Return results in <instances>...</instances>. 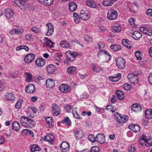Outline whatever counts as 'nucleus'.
<instances>
[{"label":"nucleus","mask_w":152,"mask_h":152,"mask_svg":"<svg viewBox=\"0 0 152 152\" xmlns=\"http://www.w3.org/2000/svg\"><path fill=\"white\" fill-rule=\"evenodd\" d=\"M44 139L45 141L48 142L51 144H53L54 140V137L51 134H48L45 137Z\"/></svg>","instance_id":"21"},{"label":"nucleus","mask_w":152,"mask_h":152,"mask_svg":"<svg viewBox=\"0 0 152 152\" xmlns=\"http://www.w3.org/2000/svg\"><path fill=\"white\" fill-rule=\"evenodd\" d=\"M145 116L147 119H151L152 118V110L150 109H147L145 113Z\"/></svg>","instance_id":"31"},{"label":"nucleus","mask_w":152,"mask_h":152,"mask_svg":"<svg viewBox=\"0 0 152 152\" xmlns=\"http://www.w3.org/2000/svg\"><path fill=\"white\" fill-rule=\"evenodd\" d=\"M59 89L63 93H66L71 91V88L70 86L65 84H63L60 85Z\"/></svg>","instance_id":"6"},{"label":"nucleus","mask_w":152,"mask_h":152,"mask_svg":"<svg viewBox=\"0 0 152 152\" xmlns=\"http://www.w3.org/2000/svg\"><path fill=\"white\" fill-rule=\"evenodd\" d=\"M110 53L106 50H101L97 54V56L98 57L101 55H106L109 54Z\"/></svg>","instance_id":"43"},{"label":"nucleus","mask_w":152,"mask_h":152,"mask_svg":"<svg viewBox=\"0 0 152 152\" xmlns=\"http://www.w3.org/2000/svg\"><path fill=\"white\" fill-rule=\"evenodd\" d=\"M24 119V120H26V121L27 122L28 126L32 128L35 126L36 124L35 122L32 119L23 116L21 117V119Z\"/></svg>","instance_id":"8"},{"label":"nucleus","mask_w":152,"mask_h":152,"mask_svg":"<svg viewBox=\"0 0 152 152\" xmlns=\"http://www.w3.org/2000/svg\"><path fill=\"white\" fill-rule=\"evenodd\" d=\"M41 4L46 6L51 5L53 3V0H38Z\"/></svg>","instance_id":"28"},{"label":"nucleus","mask_w":152,"mask_h":152,"mask_svg":"<svg viewBox=\"0 0 152 152\" xmlns=\"http://www.w3.org/2000/svg\"><path fill=\"white\" fill-rule=\"evenodd\" d=\"M99 149L98 146H94L91 148V152H99Z\"/></svg>","instance_id":"53"},{"label":"nucleus","mask_w":152,"mask_h":152,"mask_svg":"<svg viewBox=\"0 0 152 152\" xmlns=\"http://www.w3.org/2000/svg\"><path fill=\"white\" fill-rule=\"evenodd\" d=\"M26 120H24V119H21V117L20 118V122L21 124L24 126H28L27 122H25Z\"/></svg>","instance_id":"59"},{"label":"nucleus","mask_w":152,"mask_h":152,"mask_svg":"<svg viewBox=\"0 0 152 152\" xmlns=\"http://www.w3.org/2000/svg\"><path fill=\"white\" fill-rule=\"evenodd\" d=\"M68 4L69 9L70 11L74 12L77 9V5L74 2H70Z\"/></svg>","instance_id":"26"},{"label":"nucleus","mask_w":152,"mask_h":152,"mask_svg":"<svg viewBox=\"0 0 152 152\" xmlns=\"http://www.w3.org/2000/svg\"><path fill=\"white\" fill-rule=\"evenodd\" d=\"M72 114L75 118L77 119H80V116L79 115L78 113L76 111L75 109H73L72 111Z\"/></svg>","instance_id":"50"},{"label":"nucleus","mask_w":152,"mask_h":152,"mask_svg":"<svg viewBox=\"0 0 152 152\" xmlns=\"http://www.w3.org/2000/svg\"><path fill=\"white\" fill-rule=\"evenodd\" d=\"M24 30L22 28H14L10 31V34L11 35L14 34L21 35L23 33Z\"/></svg>","instance_id":"14"},{"label":"nucleus","mask_w":152,"mask_h":152,"mask_svg":"<svg viewBox=\"0 0 152 152\" xmlns=\"http://www.w3.org/2000/svg\"><path fill=\"white\" fill-rule=\"evenodd\" d=\"M74 135L77 140H79L83 136V132L80 129H77L74 131Z\"/></svg>","instance_id":"10"},{"label":"nucleus","mask_w":152,"mask_h":152,"mask_svg":"<svg viewBox=\"0 0 152 152\" xmlns=\"http://www.w3.org/2000/svg\"><path fill=\"white\" fill-rule=\"evenodd\" d=\"M123 88L125 90L127 91L130 89L131 86L129 85L127 83H125L123 85Z\"/></svg>","instance_id":"58"},{"label":"nucleus","mask_w":152,"mask_h":152,"mask_svg":"<svg viewBox=\"0 0 152 152\" xmlns=\"http://www.w3.org/2000/svg\"><path fill=\"white\" fill-rule=\"evenodd\" d=\"M63 56L62 54L61 53H56L54 56V57L55 59L58 61H61V57Z\"/></svg>","instance_id":"45"},{"label":"nucleus","mask_w":152,"mask_h":152,"mask_svg":"<svg viewBox=\"0 0 152 152\" xmlns=\"http://www.w3.org/2000/svg\"><path fill=\"white\" fill-rule=\"evenodd\" d=\"M46 26L48 27V31L46 35L48 36L52 35L54 32V27L53 25L50 23L46 24Z\"/></svg>","instance_id":"11"},{"label":"nucleus","mask_w":152,"mask_h":152,"mask_svg":"<svg viewBox=\"0 0 152 152\" xmlns=\"http://www.w3.org/2000/svg\"><path fill=\"white\" fill-rule=\"evenodd\" d=\"M12 129L15 131H17L20 129V124L17 122L15 121L12 124Z\"/></svg>","instance_id":"32"},{"label":"nucleus","mask_w":152,"mask_h":152,"mask_svg":"<svg viewBox=\"0 0 152 152\" xmlns=\"http://www.w3.org/2000/svg\"><path fill=\"white\" fill-rule=\"evenodd\" d=\"M5 15L7 18L10 19L14 15V12L11 9H7L5 10Z\"/></svg>","instance_id":"18"},{"label":"nucleus","mask_w":152,"mask_h":152,"mask_svg":"<svg viewBox=\"0 0 152 152\" xmlns=\"http://www.w3.org/2000/svg\"><path fill=\"white\" fill-rule=\"evenodd\" d=\"M35 57V55L34 54H29L26 56L24 60L27 63H30L34 60Z\"/></svg>","instance_id":"15"},{"label":"nucleus","mask_w":152,"mask_h":152,"mask_svg":"<svg viewBox=\"0 0 152 152\" xmlns=\"http://www.w3.org/2000/svg\"><path fill=\"white\" fill-rule=\"evenodd\" d=\"M96 141L102 144L105 141V136L104 134L99 133L96 136Z\"/></svg>","instance_id":"9"},{"label":"nucleus","mask_w":152,"mask_h":152,"mask_svg":"<svg viewBox=\"0 0 152 152\" xmlns=\"http://www.w3.org/2000/svg\"><path fill=\"white\" fill-rule=\"evenodd\" d=\"M60 45L62 48H68L70 47V45L66 41H63L60 42Z\"/></svg>","instance_id":"37"},{"label":"nucleus","mask_w":152,"mask_h":152,"mask_svg":"<svg viewBox=\"0 0 152 152\" xmlns=\"http://www.w3.org/2000/svg\"><path fill=\"white\" fill-rule=\"evenodd\" d=\"M110 48L114 51H117L121 49V47L117 44H112L110 45Z\"/></svg>","instance_id":"33"},{"label":"nucleus","mask_w":152,"mask_h":152,"mask_svg":"<svg viewBox=\"0 0 152 152\" xmlns=\"http://www.w3.org/2000/svg\"><path fill=\"white\" fill-rule=\"evenodd\" d=\"M128 21L130 23L131 26L134 27L135 26V20L133 18H129Z\"/></svg>","instance_id":"54"},{"label":"nucleus","mask_w":152,"mask_h":152,"mask_svg":"<svg viewBox=\"0 0 152 152\" xmlns=\"http://www.w3.org/2000/svg\"><path fill=\"white\" fill-rule=\"evenodd\" d=\"M73 15L74 16V19L75 23H79L81 18L80 16L75 12L73 13Z\"/></svg>","instance_id":"36"},{"label":"nucleus","mask_w":152,"mask_h":152,"mask_svg":"<svg viewBox=\"0 0 152 152\" xmlns=\"http://www.w3.org/2000/svg\"><path fill=\"white\" fill-rule=\"evenodd\" d=\"M116 63L117 67L120 69L125 68L126 61L125 59L121 57L115 58Z\"/></svg>","instance_id":"1"},{"label":"nucleus","mask_w":152,"mask_h":152,"mask_svg":"<svg viewBox=\"0 0 152 152\" xmlns=\"http://www.w3.org/2000/svg\"><path fill=\"white\" fill-rule=\"evenodd\" d=\"M26 80L27 81L29 82L32 79V76L31 74L26 72Z\"/></svg>","instance_id":"55"},{"label":"nucleus","mask_w":152,"mask_h":152,"mask_svg":"<svg viewBox=\"0 0 152 152\" xmlns=\"http://www.w3.org/2000/svg\"><path fill=\"white\" fill-rule=\"evenodd\" d=\"M121 76V74L119 73L115 76L109 77V79L112 81L116 82L118 81L120 79Z\"/></svg>","instance_id":"30"},{"label":"nucleus","mask_w":152,"mask_h":152,"mask_svg":"<svg viewBox=\"0 0 152 152\" xmlns=\"http://www.w3.org/2000/svg\"><path fill=\"white\" fill-rule=\"evenodd\" d=\"M23 102V100L21 99L19 100L15 105V107L17 109L20 108Z\"/></svg>","instance_id":"52"},{"label":"nucleus","mask_w":152,"mask_h":152,"mask_svg":"<svg viewBox=\"0 0 152 152\" xmlns=\"http://www.w3.org/2000/svg\"><path fill=\"white\" fill-rule=\"evenodd\" d=\"M86 5L89 7L93 8H95L96 7L95 3L93 1H87L86 2Z\"/></svg>","instance_id":"46"},{"label":"nucleus","mask_w":152,"mask_h":152,"mask_svg":"<svg viewBox=\"0 0 152 152\" xmlns=\"http://www.w3.org/2000/svg\"><path fill=\"white\" fill-rule=\"evenodd\" d=\"M128 151L129 152H134L136 149L134 146H130L128 147Z\"/></svg>","instance_id":"60"},{"label":"nucleus","mask_w":152,"mask_h":152,"mask_svg":"<svg viewBox=\"0 0 152 152\" xmlns=\"http://www.w3.org/2000/svg\"><path fill=\"white\" fill-rule=\"evenodd\" d=\"M115 93L119 100H122L123 99L124 96V93L118 90L116 91Z\"/></svg>","instance_id":"34"},{"label":"nucleus","mask_w":152,"mask_h":152,"mask_svg":"<svg viewBox=\"0 0 152 152\" xmlns=\"http://www.w3.org/2000/svg\"><path fill=\"white\" fill-rule=\"evenodd\" d=\"M103 56L104 58H105V59L104 60L106 62L109 61L111 58V56L110 54L106 55H103Z\"/></svg>","instance_id":"56"},{"label":"nucleus","mask_w":152,"mask_h":152,"mask_svg":"<svg viewBox=\"0 0 152 152\" xmlns=\"http://www.w3.org/2000/svg\"><path fill=\"white\" fill-rule=\"evenodd\" d=\"M131 109L132 111L137 113L141 111L142 107L139 104H134L132 105Z\"/></svg>","instance_id":"17"},{"label":"nucleus","mask_w":152,"mask_h":152,"mask_svg":"<svg viewBox=\"0 0 152 152\" xmlns=\"http://www.w3.org/2000/svg\"><path fill=\"white\" fill-rule=\"evenodd\" d=\"M139 6H137L136 5V7H135L134 6H132L130 9V11L134 13H136L137 10V9L139 7Z\"/></svg>","instance_id":"57"},{"label":"nucleus","mask_w":152,"mask_h":152,"mask_svg":"<svg viewBox=\"0 0 152 152\" xmlns=\"http://www.w3.org/2000/svg\"><path fill=\"white\" fill-rule=\"evenodd\" d=\"M52 109V113L54 116H58L61 113V110L60 107L56 104H53L51 106Z\"/></svg>","instance_id":"4"},{"label":"nucleus","mask_w":152,"mask_h":152,"mask_svg":"<svg viewBox=\"0 0 152 152\" xmlns=\"http://www.w3.org/2000/svg\"><path fill=\"white\" fill-rule=\"evenodd\" d=\"M67 59L69 61H73L75 60L77 54L75 52H72L70 50L67 51L66 53Z\"/></svg>","instance_id":"3"},{"label":"nucleus","mask_w":152,"mask_h":152,"mask_svg":"<svg viewBox=\"0 0 152 152\" xmlns=\"http://www.w3.org/2000/svg\"><path fill=\"white\" fill-rule=\"evenodd\" d=\"M148 137L145 134H143L140 137V139H141L142 140L144 141L145 142H147Z\"/></svg>","instance_id":"63"},{"label":"nucleus","mask_w":152,"mask_h":152,"mask_svg":"<svg viewBox=\"0 0 152 152\" xmlns=\"http://www.w3.org/2000/svg\"><path fill=\"white\" fill-rule=\"evenodd\" d=\"M121 42L122 44L124 46L127 48L129 49H130L132 48L130 45L131 42L129 40L126 39H124L122 40Z\"/></svg>","instance_id":"29"},{"label":"nucleus","mask_w":152,"mask_h":152,"mask_svg":"<svg viewBox=\"0 0 152 152\" xmlns=\"http://www.w3.org/2000/svg\"><path fill=\"white\" fill-rule=\"evenodd\" d=\"M31 30L32 31L36 34L39 33L41 31L40 29L39 28L35 26L32 27L31 28Z\"/></svg>","instance_id":"48"},{"label":"nucleus","mask_w":152,"mask_h":152,"mask_svg":"<svg viewBox=\"0 0 152 152\" xmlns=\"http://www.w3.org/2000/svg\"><path fill=\"white\" fill-rule=\"evenodd\" d=\"M152 145V137H148L146 143L145 144V146L147 147H150Z\"/></svg>","instance_id":"44"},{"label":"nucleus","mask_w":152,"mask_h":152,"mask_svg":"<svg viewBox=\"0 0 152 152\" xmlns=\"http://www.w3.org/2000/svg\"><path fill=\"white\" fill-rule=\"evenodd\" d=\"M12 93H9L5 96L6 99L10 101H12L14 99L15 97Z\"/></svg>","instance_id":"40"},{"label":"nucleus","mask_w":152,"mask_h":152,"mask_svg":"<svg viewBox=\"0 0 152 152\" xmlns=\"http://www.w3.org/2000/svg\"><path fill=\"white\" fill-rule=\"evenodd\" d=\"M146 14L149 16L152 17V9H148L146 12Z\"/></svg>","instance_id":"64"},{"label":"nucleus","mask_w":152,"mask_h":152,"mask_svg":"<svg viewBox=\"0 0 152 152\" xmlns=\"http://www.w3.org/2000/svg\"><path fill=\"white\" fill-rule=\"evenodd\" d=\"M114 117L117 121L121 123L126 122L128 119V116L126 115H123L122 116L120 115H118V116L115 115Z\"/></svg>","instance_id":"7"},{"label":"nucleus","mask_w":152,"mask_h":152,"mask_svg":"<svg viewBox=\"0 0 152 152\" xmlns=\"http://www.w3.org/2000/svg\"><path fill=\"white\" fill-rule=\"evenodd\" d=\"M113 2L111 0H104L102 4L106 6H110L113 5Z\"/></svg>","instance_id":"38"},{"label":"nucleus","mask_w":152,"mask_h":152,"mask_svg":"<svg viewBox=\"0 0 152 152\" xmlns=\"http://www.w3.org/2000/svg\"><path fill=\"white\" fill-rule=\"evenodd\" d=\"M88 139L89 140L92 142H95L96 141V137H95L93 134L89 135L88 137Z\"/></svg>","instance_id":"51"},{"label":"nucleus","mask_w":152,"mask_h":152,"mask_svg":"<svg viewBox=\"0 0 152 152\" xmlns=\"http://www.w3.org/2000/svg\"><path fill=\"white\" fill-rule=\"evenodd\" d=\"M127 78L131 83L135 84L138 82V77L136 75L133 74H129L127 75Z\"/></svg>","instance_id":"5"},{"label":"nucleus","mask_w":152,"mask_h":152,"mask_svg":"<svg viewBox=\"0 0 152 152\" xmlns=\"http://www.w3.org/2000/svg\"><path fill=\"white\" fill-rule=\"evenodd\" d=\"M73 106L70 104H68L65 106L64 107L65 109L67 111H68L69 110H71L73 108Z\"/></svg>","instance_id":"62"},{"label":"nucleus","mask_w":152,"mask_h":152,"mask_svg":"<svg viewBox=\"0 0 152 152\" xmlns=\"http://www.w3.org/2000/svg\"><path fill=\"white\" fill-rule=\"evenodd\" d=\"M117 12L116 11L112 9L108 10L107 16L108 19L114 20L117 18Z\"/></svg>","instance_id":"2"},{"label":"nucleus","mask_w":152,"mask_h":152,"mask_svg":"<svg viewBox=\"0 0 152 152\" xmlns=\"http://www.w3.org/2000/svg\"><path fill=\"white\" fill-rule=\"evenodd\" d=\"M140 31L143 34H145L149 36L152 35V30L150 28H145L144 27H140Z\"/></svg>","instance_id":"12"},{"label":"nucleus","mask_w":152,"mask_h":152,"mask_svg":"<svg viewBox=\"0 0 152 152\" xmlns=\"http://www.w3.org/2000/svg\"><path fill=\"white\" fill-rule=\"evenodd\" d=\"M35 90V88L34 84H29L26 87L25 91L28 93H33Z\"/></svg>","instance_id":"16"},{"label":"nucleus","mask_w":152,"mask_h":152,"mask_svg":"<svg viewBox=\"0 0 152 152\" xmlns=\"http://www.w3.org/2000/svg\"><path fill=\"white\" fill-rule=\"evenodd\" d=\"M132 37L135 40H138L142 37V34L138 31H135L132 34Z\"/></svg>","instance_id":"24"},{"label":"nucleus","mask_w":152,"mask_h":152,"mask_svg":"<svg viewBox=\"0 0 152 152\" xmlns=\"http://www.w3.org/2000/svg\"><path fill=\"white\" fill-rule=\"evenodd\" d=\"M69 144L66 142L64 141L61 144L60 147L62 152H66L69 148Z\"/></svg>","instance_id":"13"},{"label":"nucleus","mask_w":152,"mask_h":152,"mask_svg":"<svg viewBox=\"0 0 152 152\" xmlns=\"http://www.w3.org/2000/svg\"><path fill=\"white\" fill-rule=\"evenodd\" d=\"M44 42L47 46L50 48L54 47V43L47 37L44 38Z\"/></svg>","instance_id":"23"},{"label":"nucleus","mask_w":152,"mask_h":152,"mask_svg":"<svg viewBox=\"0 0 152 152\" xmlns=\"http://www.w3.org/2000/svg\"><path fill=\"white\" fill-rule=\"evenodd\" d=\"M81 18L83 20H88L89 18L88 13H86L85 14L80 15Z\"/></svg>","instance_id":"49"},{"label":"nucleus","mask_w":152,"mask_h":152,"mask_svg":"<svg viewBox=\"0 0 152 152\" xmlns=\"http://www.w3.org/2000/svg\"><path fill=\"white\" fill-rule=\"evenodd\" d=\"M98 49L100 50L102 48H103L105 47V44L103 42H100L98 44Z\"/></svg>","instance_id":"61"},{"label":"nucleus","mask_w":152,"mask_h":152,"mask_svg":"<svg viewBox=\"0 0 152 152\" xmlns=\"http://www.w3.org/2000/svg\"><path fill=\"white\" fill-rule=\"evenodd\" d=\"M28 0H15V4L21 9L24 5L26 1Z\"/></svg>","instance_id":"25"},{"label":"nucleus","mask_w":152,"mask_h":152,"mask_svg":"<svg viewBox=\"0 0 152 152\" xmlns=\"http://www.w3.org/2000/svg\"><path fill=\"white\" fill-rule=\"evenodd\" d=\"M135 56L137 59L139 60H141L142 58V54L140 51H136L134 53Z\"/></svg>","instance_id":"39"},{"label":"nucleus","mask_w":152,"mask_h":152,"mask_svg":"<svg viewBox=\"0 0 152 152\" xmlns=\"http://www.w3.org/2000/svg\"><path fill=\"white\" fill-rule=\"evenodd\" d=\"M56 69V67L53 64L48 65L47 67V70L50 74H54Z\"/></svg>","instance_id":"19"},{"label":"nucleus","mask_w":152,"mask_h":152,"mask_svg":"<svg viewBox=\"0 0 152 152\" xmlns=\"http://www.w3.org/2000/svg\"><path fill=\"white\" fill-rule=\"evenodd\" d=\"M76 70L77 69L75 67L70 66L68 68L67 71L69 73L73 74L75 72Z\"/></svg>","instance_id":"41"},{"label":"nucleus","mask_w":152,"mask_h":152,"mask_svg":"<svg viewBox=\"0 0 152 152\" xmlns=\"http://www.w3.org/2000/svg\"><path fill=\"white\" fill-rule=\"evenodd\" d=\"M35 63L37 66L39 67H42L44 66L45 62L43 58H39L36 60Z\"/></svg>","instance_id":"22"},{"label":"nucleus","mask_w":152,"mask_h":152,"mask_svg":"<svg viewBox=\"0 0 152 152\" xmlns=\"http://www.w3.org/2000/svg\"><path fill=\"white\" fill-rule=\"evenodd\" d=\"M62 122L63 124L67 125H70L71 124V121L68 117H66L64 119Z\"/></svg>","instance_id":"47"},{"label":"nucleus","mask_w":152,"mask_h":152,"mask_svg":"<svg viewBox=\"0 0 152 152\" xmlns=\"http://www.w3.org/2000/svg\"><path fill=\"white\" fill-rule=\"evenodd\" d=\"M129 128L135 133L138 132L140 130V126L137 124H131L129 126Z\"/></svg>","instance_id":"20"},{"label":"nucleus","mask_w":152,"mask_h":152,"mask_svg":"<svg viewBox=\"0 0 152 152\" xmlns=\"http://www.w3.org/2000/svg\"><path fill=\"white\" fill-rule=\"evenodd\" d=\"M41 149V148L38 146H37L36 145H33L31 148V151L34 152L35 151H39Z\"/></svg>","instance_id":"42"},{"label":"nucleus","mask_w":152,"mask_h":152,"mask_svg":"<svg viewBox=\"0 0 152 152\" xmlns=\"http://www.w3.org/2000/svg\"><path fill=\"white\" fill-rule=\"evenodd\" d=\"M46 85L47 87L51 88L55 85V82L53 80L51 79H48L46 81Z\"/></svg>","instance_id":"27"},{"label":"nucleus","mask_w":152,"mask_h":152,"mask_svg":"<svg viewBox=\"0 0 152 152\" xmlns=\"http://www.w3.org/2000/svg\"><path fill=\"white\" fill-rule=\"evenodd\" d=\"M121 30V26L118 25H115L112 27V31L114 32H119Z\"/></svg>","instance_id":"35"}]
</instances>
